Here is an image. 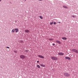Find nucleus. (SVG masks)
<instances>
[{
    "mask_svg": "<svg viewBox=\"0 0 78 78\" xmlns=\"http://www.w3.org/2000/svg\"><path fill=\"white\" fill-rule=\"evenodd\" d=\"M20 58L21 59H25V56L23 55H20Z\"/></svg>",
    "mask_w": 78,
    "mask_h": 78,
    "instance_id": "3",
    "label": "nucleus"
},
{
    "mask_svg": "<svg viewBox=\"0 0 78 78\" xmlns=\"http://www.w3.org/2000/svg\"><path fill=\"white\" fill-rule=\"evenodd\" d=\"M15 31L16 33H17L18 31H19V29H15Z\"/></svg>",
    "mask_w": 78,
    "mask_h": 78,
    "instance_id": "8",
    "label": "nucleus"
},
{
    "mask_svg": "<svg viewBox=\"0 0 78 78\" xmlns=\"http://www.w3.org/2000/svg\"><path fill=\"white\" fill-rule=\"evenodd\" d=\"M39 1H42V0H38Z\"/></svg>",
    "mask_w": 78,
    "mask_h": 78,
    "instance_id": "27",
    "label": "nucleus"
},
{
    "mask_svg": "<svg viewBox=\"0 0 78 78\" xmlns=\"http://www.w3.org/2000/svg\"><path fill=\"white\" fill-rule=\"evenodd\" d=\"M71 17H72L75 18V17H76V16L73 15H72L71 16Z\"/></svg>",
    "mask_w": 78,
    "mask_h": 78,
    "instance_id": "13",
    "label": "nucleus"
},
{
    "mask_svg": "<svg viewBox=\"0 0 78 78\" xmlns=\"http://www.w3.org/2000/svg\"><path fill=\"white\" fill-rule=\"evenodd\" d=\"M68 60H70V58H69V57H68Z\"/></svg>",
    "mask_w": 78,
    "mask_h": 78,
    "instance_id": "22",
    "label": "nucleus"
},
{
    "mask_svg": "<svg viewBox=\"0 0 78 78\" xmlns=\"http://www.w3.org/2000/svg\"><path fill=\"white\" fill-rule=\"evenodd\" d=\"M37 62H38V63H39V61H37Z\"/></svg>",
    "mask_w": 78,
    "mask_h": 78,
    "instance_id": "26",
    "label": "nucleus"
},
{
    "mask_svg": "<svg viewBox=\"0 0 78 78\" xmlns=\"http://www.w3.org/2000/svg\"><path fill=\"white\" fill-rule=\"evenodd\" d=\"M58 23H61V22H59Z\"/></svg>",
    "mask_w": 78,
    "mask_h": 78,
    "instance_id": "29",
    "label": "nucleus"
},
{
    "mask_svg": "<svg viewBox=\"0 0 78 78\" xmlns=\"http://www.w3.org/2000/svg\"><path fill=\"white\" fill-rule=\"evenodd\" d=\"M28 51V50H26V51Z\"/></svg>",
    "mask_w": 78,
    "mask_h": 78,
    "instance_id": "28",
    "label": "nucleus"
},
{
    "mask_svg": "<svg viewBox=\"0 0 78 78\" xmlns=\"http://www.w3.org/2000/svg\"><path fill=\"white\" fill-rule=\"evenodd\" d=\"M62 39H63V40H66V39H67V38L65 37H62Z\"/></svg>",
    "mask_w": 78,
    "mask_h": 78,
    "instance_id": "10",
    "label": "nucleus"
},
{
    "mask_svg": "<svg viewBox=\"0 0 78 78\" xmlns=\"http://www.w3.org/2000/svg\"><path fill=\"white\" fill-rule=\"evenodd\" d=\"M58 55H61V56H63V55H64V53L60 52L58 53Z\"/></svg>",
    "mask_w": 78,
    "mask_h": 78,
    "instance_id": "5",
    "label": "nucleus"
},
{
    "mask_svg": "<svg viewBox=\"0 0 78 78\" xmlns=\"http://www.w3.org/2000/svg\"><path fill=\"white\" fill-rule=\"evenodd\" d=\"M54 24H56V22H55L54 23Z\"/></svg>",
    "mask_w": 78,
    "mask_h": 78,
    "instance_id": "23",
    "label": "nucleus"
},
{
    "mask_svg": "<svg viewBox=\"0 0 78 78\" xmlns=\"http://www.w3.org/2000/svg\"><path fill=\"white\" fill-rule=\"evenodd\" d=\"M14 31H15V29H12L11 31L12 33H14Z\"/></svg>",
    "mask_w": 78,
    "mask_h": 78,
    "instance_id": "11",
    "label": "nucleus"
},
{
    "mask_svg": "<svg viewBox=\"0 0 78 78\" xmlns=\"http://www.w3.org/2000/svg\"><path fill=\"white\" fill-rule=\"evenodd\" d=\"M24 0L25 1H26V0Z\"/></svg>",
    "mask_w": 78,
    "mask_h": 78,
    "instance_id": "30",
    "label": "nucleus"
},
{
    "mask_svg": "<svg viewBox=\"0 0 78 78\" xmlns=\"http://www.w3.org/2000/svg\"><path fill=\"white\" fill-rule=\"evenodd\" d=\"M25 32H26V33H28L29 32V30H25Z\"/></svg>",
    "mask_w": 78,
    "mask_h": 78,
    "instance_id": "12",
    "label": "nucleus"
},
{
    "mask_svg": "<svg viewBox=\"0 0 78 78\" xmlns=\"http://www.w3.org/2000/svg\"><path fill=\"white\" fill-rule=\"evenodd\" d=\"M63 7L64 8H66V9H68V7H67V6H66V5H63Z\"/></svg>",
    "mask_w": 78,
    "mask_h": 78,
    "instance_id": "7",
    "label": "nucleus"
},
{
    "mask_svg": "<svg viewBox=\"0 0 78 78\" xmlns=\"http://www.w3.org/2000/svg\"><path fill=\"white\" fill-rule=\"evenodd\" d=\"M7 48H9V47H7Z\"/></svg>",
    "mask_w": 78,
    "mask_h": 78,
    "instance_id": "24",
    "label": "nucleus"
},
{
    "mask_svg": "<svg viewBox=\"0 0 78 78\" xmlns=\"http://www.w3.org/2000/svg\"><path fill=\"white\" fill-rule=\"evenodd\" d=\"M68 58H69V57H65L66 59H68Z\"/></svg>",
    "mask_w": 78,
    "mask_h": 78,
    "instance_id": "20",
    "label": "nucleus"
},
{
    "mask_svg": "<svg viewBox=\"0 0 78 78\" xmlns=\"http://www.w3.org/2000/svg\"><path fill=\"white\" fill-rule=\"evenodd\" d=\"M38 57L40 58H44V57L42 55H38Z\"/></svg>",
    "mask_w": 78,
    "mask_h": 78,
    "instance_id": "6",
    "label": "nucleus"
},
{
    "mask_svg": "<svg viewBox=\"0 0 78 78\" xmlns=\"http://www.w3.org/2000/svg\"><path fill=\"white\" fill-rule=\"evenodd\" d=\"M64 75L65 76H70V74L69 73H64Z\"/></svg>",
    "mask_w": 78,
    "mask_h": 78,
    "instance_id": "1",
    "label": "nucleus"
},
{
    "mask_svg": "<svg viewBox=\"0 0 78 78\" xmlns=\"http://www.w3.org/2000/svg\"><path fill=\"white\" fill-rule=\"evenodd\" d=\"M41 66L42 67H46V66H45V65H44V64H41Z\"/></svg>",
    "mask_w": 78,
    "mask_h": 78,
    "instance_id": "14",
    "label": "nucleus"
},
{
    "mask_svg": "<svg viewBox=\"0 0 78 78\" xmlns=\"http://www.w3.org/2000/svg\"><path fill=\"white\" fill-rule=\"evenodd\" d=\"M0 2H1V0H0Z\"/></svg>",
    "mask_w": 78,
    "mask_h": 78,
    "instance_id": "31",
    "label": "nucleus"
},
{
    "mask_svg": "<svg viewBox=\"0 0 78 78\" xmlns=\"http://www.w3.org/2000/svg\"><path fill=\"white\" fill-rule=\"evenodd\" d=\"M14 53H17V52L16 51H14Z\"/></svg>",
    "mask_w": 78,
    "mask_h": 78,
    "instance_id": "21",
    "label": "nucleus"
},
{
    "mask_svg": "<svg viewBox=\"0 0 78 78\" xmlns=\"http://www.w3.org/2000/svg\"><path fill=\"white\" fill-rule=\"evenodd\" d=\"M51 59L53 60H57V59H58L57 57H51Z\"/></svg>",
    "mask_w": 78,
    "mask_h": 78,
    "instance_id": "4",
    "label": "nucleus"
},
{
    "mask_svg": "<svg viewBox=\"0 0 78 78\" xmlns=\"http://www.w3.org/2000/svg\"><path fill=\"white\" fill-rule=\"evenodd\" d=\"M56 42L57 43H58V44H61V42H60L59 41H56Z\"/></svg>",
    "mask_w": 78,
    "mask_h": 78,
    "instance_id": "9",
    "label": "nucleus"
},
{
    "mask_svg": "<svg viewBox=\"0 0 78 78\" xmlns=\"http://www.w3.org/2000/svg\"><path fill=\"white\" fill-rule=\"evenodd\" d=\"M72 51H74V52H75V53H78V50H77L75 49H73L72 50Z\"/></svg>",
    "mask_w": 78,
    "mask_h": 78,
    "instance_id": "2",
    "label": "nucleus"
},
{
    "mask_svg": "<svg viewBox=\"0 0 78 78\" xmlns=\"http://www.w3.org/2000/svg\"><path fill=\"white\" fill-rule=\"evenodd\" d=\"M53 21H52V22L50 23V25H53Z\"/></svg>",
    "mask_w": 78,
    "mask_h": 78,
    "instance_id": "18",
    "label": "nucleus"
},
{
    "mask_svg": "<svg viewBox=\"0 0 78 78\" xmlns=\"http://www.w3.org/2000/svg\"><path fill=\"white\" fill-rule=\"evenodd\" d=\"M52 45H55V44H53Z\"/></svg>",
    "mask_w": 78,
    "mask_h": 78,
    "instance_id": "25",
    "label": "nucleus"
},
{
    "mask_svg": "<svg viewBox=\"0 0 78 78\" xmlns=\"http://www.w3.org/2000/svg\"><path fill=\"white\" fill-rule=\"evenodd\" d=\"M20 42L21 43H22V42H23V41H22V40H21L20 41Z\"/></svg>",
    "mask_w": 78,
    "mask_h": 78,
    "instance_id": "19",
    "label": "nucleus"
},
{
    "mask_svg": "<svg viewBox=\"0 0 78 78\" xmlns=\"http://www.w3.org/2000/svg\"><path fill=\"white\" fill-rule=\"evenodd\" d=\"M49 41H53V38H49L48 39Z\"/></svg>",
    "mask_w": 78,
    "mask_h": 78,
    "instance_id": "15",
    "label": "nucleus"
},
{
    "mask_svg": "<svg viewBox=\"0 0 78 78\" xmlns=\"http://www.w3.org/2000/svg\"><path fill=\"white\" fill-rule=\"evenodd\" d=\"M39 17H40V19H43L42 17V16H40Z\"/></svg>",
    "mask_w": 78,
    "mask_h": 78,
    "instance_id": "17",
    "label": "nucleus"
},
{
    "mask_svg": "<svg viewBox=\"0 0 78 78\" xmlns=\"http://www.w3.org/2000/svg\"><path fill=\"white\" fill-rule=\"evenodd\" d=\"M37 67H38V68H40V66L39 65H37Z\"/></svg>",
    "mask_w": 78,
    "mask_h": 78,
    "instance_id": "16",
    "label": "nucleus"
}]
</instances>
